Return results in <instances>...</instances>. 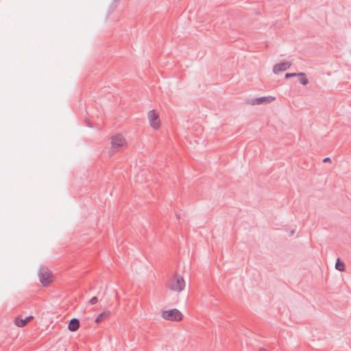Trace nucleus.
Returning <instances> with one entry per match:
<instances>
[{
    "mask_svg": "<svg viewBox=\"0 0 351 351\" xmlns=\"http://www.w3.org/2000/svg\"><path fill=\"white\" fill-rule=\"evenodd\" d=\"M111 144L112 146L109 150V155L112 156L126 145V141L121 134H118L112 137Z\"/></svg>",
    "mask_w": 351,
    "mask_h": 351,
    "instance_id": "1",
    "label": "nucleus"
},
{
    "mask_svg": "<svg viewBox=\"0 0 351 351\" xmlns=\"http://www.w3.org/2000/svg\"><path fill=\"white\" fill-rule=\"evenodd\" d=\"M185 287V282L179 274H175L172 280L168 284V287L175 291H181Z\"/></svg>",
    "mask_w": 351,
    "mask_h": 351,
    "instance_id": "2",
    "label": "nucleus"
},
{
    "mask_svg": "<svg viewBox=\"0 0 351 351\" xmlns=\"http://www.w3.org/2000/svg\"><path fill=\"white\" fill-rule=\"evenodd\" d=\"M162 317L163 319L172 321L179 322L182 319V314L177 308H173L169 311H163L162 312Z\"/></svg>",
    "mask_w": 351,
    "mask_h": 351,
    "instance_id": "3",
    "label": "nucleus"
},
{
    "mask_svg": "<svg viewBox=\"0 0 351 351\" xmlns=\"http://www.w3.org/2000/svg\"><path fill=\"white\" fill-rule=\"evenodd\" d=\"M39 279L44 287L48 286L53 281L51 271L45 267H41L39 270Z\"/></svg>",
    "mask_w": 351,
    "mask_h": 351,
    "instance_id": "4",
    "label": "nucleus"
},
{
    "mask_svg": "<svg viewBox=\"0 0 351 351\" xmlns=\"http://www.w3.org/2000/svg\"><path fill=\"white\" fill-rule=\"evenodd\" d=\"M148 119L150 123V125L155 130H157L160 126V121L159 119V115L155 110H152L148 112Z\"/></svg>",
    "mask_w": 351,
    "mask_h": 351,
    "instance_id": "5",
    "label": "nucleus"
},
{
    "mask_svg": "<svg viewBox=\"0 0 351 351\" xmlns=\"http://www.w3.org/2000/svg\"><path fill=\"white\" fill-rule=\"evenodd\" d=\"M275 97L272 96L261 97L258 98H253L249 101V104L252 106L262 105L266 104H270L275 100Z\"/></svg>",
    "mask_w": 351,
    "mask_h": 351,
    "instance_id": "6",
    "label": "nucleus"
},
{
    "mask_svg": "<svg viewBox=\"0 0 351 351\" xmlns=\"http://www.w3.org/2000/svg\"><path fill=\"white\" fill-rule=\"evenodd\" d=\"M291 63L290 62H282L276 64L273 68V72L275 74H278L280 72L285 71L290 68Z\"/></svg>",
    "mask_w": 351,
    "mask_h": 351,
    "instance_id": "7",
    "label": "nucleus"
},
{
    "mask_svg": "<svg viewBox=\"0 0 351 351\" xmlns=\"http://www.w3.org/2000/svg\"><path fill=\"white\" fill-rule=\"evenodd\" d=\"M34 319V317L32 315H29L27 317H25V319H22V318H20L19 317H16L15 318V320H14V323L15 324L18 326V327H24L26 326V324L30 322L31 320H32Z\"/></svg>",
    "mask_w": 351,
    "mask_h": 351,
    "instance_id": "8",
    "label": "nucleus"
},
{
    "mask_svg": "<svg viewBox=\"0 0 351 351\" xmlns=\"http://www.w3.org/2000/svg\"><path fill=\"white\" fill-rule=\"evenodd\" d=\"M80 327V320L77 318L71 319L68 324V329L71 332H75Z\"/></svg>",
    "mask_w": 351,
    "mask_h": 351,
    "instance_id": "9",
    "label": "nucleus"
},
{
    "mask_svg": "<svg viewBox=\"0 0 351 351\" xmlns=\"http://www.w3.org/2000/svg\"><path fill=\"white\" fill-rule=\"evenodd\" d=\"M335 269L339 271H344L346 270V265L339 258L336 261Z\"/></svg>",
    "mask_w": 351,
    "mask_h": 351,
    "instance_id": "10",
    "label": "nucleus"
},
{
    "mask_svg": "<svg viewBox=\"0 0 351 351\" xmlns=\"http://www.w3.org/2000/svg\"><path fill=\"white\" fill-rule=\"evenodd\" d=\"M110 311H104L101 313L95 319L96 323H100L101 321H103L106 317H107L110 315Z\"/></svg>",
    "mask_w": 351,
    "mask_h": 351,
    "instance_id": "11",
    "label": "nucleus"
},
{
    "mask_svg": "<svg viewBox=\"0 0 351 351\" xmlns=\"http://www.w3.org/2000/svg\"><path fill=\"white\" fill-rule=\"evenodd\" d=\"M298 75H305V73L300 72V73H287L285 74V78L288 79L290 77L298 76Z\"/></svg>",
    "mask_w": 351,
    "mask_h": 351,
    "instance_id": "12",
    "label": "nucleus"
},
{
    "mask_svg": "<svg viewBox=\"0 0 351 351\" xmlns=\"http://www.w3.org/2000/svg\"><path fill=\"white\" fill-rule=\"evenodd\" d=\"M298 76L300 77V78L299 79V82L300 84H302L304 86H306L308 84V80L307 79L306 74H305V75H298Z\"/></svg>",
    "mask_w": 351,
    "mask_h": 351,
    "instance_id": "13",
    "label": "nucleus"
},
{
    "mask_svg": "<svg viewBox=\"0 0 351 351\" xmlns=\"http://www.w3.org/2000/svg\"><path fill=\"white\" fill-rule=\"evenodd\" d=\"M97 302H98V299H97V297H96V296L93 297V298L89 300V303H90L91 305H94V304H95L96 303H97Z\"/></svg>",
    "mask_w": 351,
    "mask_h": 351,
    "instance_id": "14",
    "label": "nucleus"
},
{
    "mask_svg": "<svg viewBox=\"0 0 351 351\" xmlns=\"http://www.w3.org/2000/svg\"><path fill=\"white\" fill-rule=\"evenodd\" d=\"M323 162H330V158L327 157V158H325L324 160H323Z\"/></svg>",
    "mask_w": 351,
    "mask_h": 351,
    "instance_id": "15",
    "label": "nucleus"
},
{
    "mask_svg": "<svg viewBox=\"0 0 351 351\" xmlns=\"http://www.w3.org/2000/svg\"><path fill=\"white\" fill-rule=\"evenodd\" d=\"M293 233H294V231H291V235H293Z\"/></svg>",
    "mask_w": 351,
    "mask_h": 351,
    "instance_id": "16",
    "label": "nucleus"
},
{
    "mask_svg": "<svg viewBox=\"0 0 351 351\" xmlns=\"http://www.w3.org/2000/svg\"><path fill=\"white\" fill-rule=\"evenodd\" d=\"M176 216H177V217H178V219H180V215H176Z\"/></svg>",
    "mask_w": 351,
    "mask_h": 351,
    "instance_id": "17",
    "label": "nucleus"
}]
</instances>
